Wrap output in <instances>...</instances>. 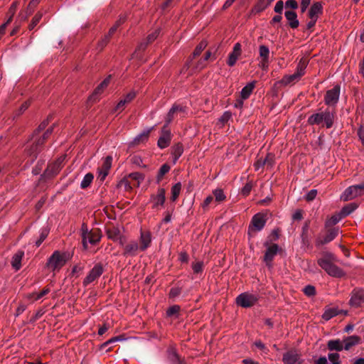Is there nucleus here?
<instances>
[{"mask_svg":"<svg viewBox=\"0 0 364 364\" xmlns=\"http://www.w3.org/2000/svg\"><path fill=\"white\" fill-rule=\"evenodd\" d=\"M336 118V112L326 109V110L311 114L308 118V123L310 125H320L324 123L327 129L333 127Z\"/></svg>","mask_w":364,"mask_h":364,"instance_id":"1","label":"nucleus"},{"mask_svg":"<svg viewBox=\"0 0 364 364\" xmlns=\"http://www.w3.org/2000/svg\"><path fill=\"white\" fill-rule=\"evenodd\" d=\"M336 259L333 255L329 254L318 260V265L324 269L330 276L334 277H342L344 272L335 264Z\"/></svg>","mask_w":364,"mask_h":364,"instance_id":"2","label":"nucleus"},{"mask_svg":"<svg viewBox=\"0 0 364 364\" xmlns=\"http://www.w3.org/2000/svg\"><path fill=\"white\" fill-rule=\"evenodd\" d=\"M68 259L65 252L55 251L48 258L46 267L53 272L59 271L66 263Z\"/></svg>","mask_w":364,"mask_h":364,"instance_id":"3","label":"nucleus"},{"mask_svg":"<svg viewBox=\"0 0 364 364\" xmlns=\"http://www.w3.org/2000/svg\"><path fill=\"white\" fill-rule=\"evenodd\" d=\"M82 245L85 249L87 248V244L95 245L100 240V236L97 232L90 231L87 226L83 223L81 227Z\"/></svg>","mask_w":364,"mask_h":364,"instance_id":"4","label":"nucleus"},{"mask_svg":"<svg viewBox=\"0 0 364 364\" xmlns=\"http://www.w3.org/2000/svg\"><path fill=\"white\" fill-rule=\"evenodd\" d=\"M258 299V295L244 292L237 296L236 304L243 308H250L254 306L257 302Z\"/></svg>","mask_w":364,"mask_h":364,"instance_id":"5","label":"nucleus"},{"mask_svg":"<svg viewBox=\"0 0 364 364\" xmlns=\"http://www.w3.org/2000/svg\"><path fill=\"white\" fill-rule=\"evenodd\" d=\"M364 193V183H361L358 185L351 186L346 188L341 196V198L344 200H350L358 196H361Z\"/></svg>","mask_w":364,"mask_h":364,"instance_id":"6","label":"nucleus"},{"mask_svg":"<svg viewBox=\"0 0 364 364\" xmlns=\"http://www.w3.org/2000/svg\"><path fill=\"white\" fill-rule=\"evenodd\" d=\"M123 247L122 255L125 257H134L137 255L139 251H141L139 242L135 240H131L128 242L124 241V245H120Z\"/></svg>","mask_w":364,"mask_h":364,"instance_id":"7","label":"nucleus"},{"mask_svg":"<svg viewBox=\"0 0 364 364\" xmlns=\"http://www.w3.org/2000/svg\"><path fill=\"white\" fill-rule=\"evenodd\" d=\"M65 159V156H61L53 163L50 164L44 171L43 175L47 178H52L56 176L61 170Z\"/></svg>","mask_w":364,"mask_h":364,"instance_id":"8","label":"nucleus"},{"mask_svg":"<svg viewBox=\"0 0 364 364\" xmlns=\"http://www.w3.org/2000/svg\"><path fill=\"white\" fill-rule=\"evenodd\" d=\"M341 92V86L339 85H335L332 89L327 90L325 97V104L329 107L335 106L339 100Z\"/></svg>","mask_w":364,"mask_h":364,"instance_id":"9","label":"nucleus"},{"mask_svg":"<svg viewBox=\"0 0 364 364\" xmlns=\"http://www.w3.org/2000/svg\"><path fill=\"white\" fill-rule=\"evenodd\" d=\"M43 144H38V139L33 135L32 139L29 141L26 147L27 154L31 157V162H33L37 157Z\"/></svg>","mask_w":364,"mask_h":364,"instance_id":"10","label":"nucleus"},{"mask_svg":"<svg viewBox=\"0 0 364 364\" xmlns=\"http://www.w3.org/2000/svg\"><path fill=\"white\" fill-rule=\"evenodd\" d=\"M326 233L325 236H323V237H318L316 240V246L323 245L325 244H327V243L331 242L338 235V234L340 232V229L338 227L328 228H326Z\"/></svg>","mask_w":364,"mask_h":364,"instance_id":"11","label":"nucleus"},{"mask_svg":"<svg viewBox=\"0 0 364 364\" xmlns=\"http://www.w3.org/2000/svg\"><path fill=\"white\" fill-rule=\"evenodd\" d=\"M103 272L104 269L102 265L100 263L96 264L84 279L82 282L83 286L86 287L94 282L102 274Z\"/></svg>","mask_w":364,"mask_h":364,"instance_id":"12","label":"nucleus"},{"mask_svg":"<svg viewBox=\"0 0 364 364\" xmlns=\"http://www.w3.org/2000/svg\"><path fill=\"white\" fill-rule=\"evenodd\" d=\"M266 215L262 213L255 214L251 220L249 226V231H260L263 229L266 223Z\"/></svg>","mask_w":364,"mask_h":364,"instance_id":"13","label":"nucleus"},{"mask_svg":"<svg viewBox=\"0 0 364 364\" xmlns=\"http://www.w3.org/2000/svg\"><path fill=\"white\" fill-rule=\"evenodd\" d=\"M171 140V131L168 127H166V125H164L161 129V135L157 141V145L161 149H165L170 145Z\"/></svg>","mask_w":364,"mask_h":364,"instance_id":"14","label":"nucleus"},{"mask_svg":"<svg viewBox=\"0 0 364 364\" xmlns=\"http://www.w3.org/2000/svg\"><path fill=\"white\" fill-rule=\"evenodd\" d=\"M112 158L110 156H107L101 167L98 168L97 178L100 181H103L109 173V171L112 166Z\"/></svg>","mask_w":364,"mask_h":364,"instance_id":"15","label":"nucleus"},{"mask_svg":"<svg viewBox=\"0 0 364 364\" xmlns=\"http://www.w3.org/2000/svg\"><path fill=\"white\" fill-rule=\"evenodd\" d=\"M184 113L186 112V107L177 104L173 105L171 108L169 109L166 118H165V124L166 127H168L169 124L173 121L175 117L178 113Z\"/></svg>","mask_w":364,"mask_h":364,"instance_id":"16","label":"nucleus"},{"mask_svg":"<svg viewBox=\"0 0 364 364\" xmlns=\"http://www.w3.org/2000/svg\"><path fill=\"white\" fill-rule=\"evenodd\" d=\"M279 251V245L277 244H273L267 247L266 250L264 261L265 262L267 266L269 267H272V262L274 257L276 256Z\"/></svg>","mask_w":364,"mask_h":364,"instance_id":"17","label":"nucleus"},{"mask_svg":"<svg viewBox=\"0 0 364 364\" xmlns=\"http://www.w3.org/2000/svg\"><path fill=\"white\" fill-rule=\"evenodd\" d=\"M241 53H242L241 45H240V43H237L234 45L232 51L228 55L227 64L230 67L234 66L235 65L237 59L241 55Z\"/></svg>","mask_w":364,"mask_h":364,"instance_id":"18","label":"nucleus"},{"mask_svg":"<svg viewBox=\"0 0 364 364\" xmlns=\"http://www.w3.org/2000/svg\"><path fill=\"white\" fill-rule=\"evenodd\" d=\"M160 33H161L160 28H156V29H154V31L151 32L147 36L146 38L144 41H143L141 43H140V44L138 46L137 49L139 50H144L149 44L154 42L158 38Z\"/></svg>","mask_w":364,"mask_h":364,"instance_id":"19","label":"nucleus"},{"mask_svg":"<svg viewBox=\"0 0 364 364\" xmlns=\"http://www.w3.org/2000/svg\"><path fill=\"white\" fill-rule=\"evenodd\" d=\"M165 193V189L161 188L158 189L156 195H152L151 196V200L153 202V208H156L159 205H164L166 200Z\"/></svg>","mask_w":364,"mask_h":364,"instance_id":"20","label":"nucleus"},{"mask_svg":"<svg viewBox=\"0 0 364 364\" xmlns=\"http://www.w3.org/2000/svg\"><path fill=\"white\" fill-rule=\"evenodd\" d=\"M107 235L109 239L113 240L114 242H118L119 245H124L125 237L121 235L120 231L118 228H112L107 229Z\"/></svg>","mask_w":364,"mask_h":364,"instance_id":"21","label":"nucleus"},{"mask_svg":"<svg viewBox=\"0 0 364 364\" xmlns=\"http://www.w3.org/2000/svg\"><path fill=\"white\" fill-rule=\"evenodd\" d=\"M364 302V291L363 289L353 291L350 304L352 306H359Z\"/></svg>","mask_w":364,"mask_h":364,"instance_id":"22","label":"nucleus"},{"mask_svg":"<svg viewBox=\"0 0 364 364\" xmlns=\"http://www.w3.org/2000/svg\"><path fill=\"white\" fill-rule=\"evenodd\" d=\"M323 13V5L321 2H314L308 11L309 18H318V16Z\"/></svg>","mask_w":364,"mask_h":364,"instance_id":"23","label":"nucleus"},{"mask_svg":"<svg viewBox=\"0 0 364 364\" xmlns=\"http://www.w3.org/2000/svg\"><path fill=\"white\" fill-rule=\"evenodd\" d=\"M284 16L288 21L289 26L291 28H297L299 26V21L297 18V14L294 11H286L284 12Z\"/></svg>","mask_w":364,"mask_h":364,"instance_id":"24","label":"nucleus"},{"mask_svg":"<svg viewBox=\"0 0 364 364\" xmlns=\"http://www.w3.org/2000/svg\"><path fill=\"white\" fill-rule=\"evenodd\" d=\"M299 359V355L296 350H291L283 355L282 361L284 364H295Z\"/></svg>","mask_w":364,"mask_h":364,"instance_id":"25","label":"nucleus"},{"mask_svg":"<svg viewBox=\"0 0 364 364\" xmlns=\"http://www.w3.org/2000/svg\"><path fill=\"white\" fill-rule=\"evenodd\" d=\"M151 129L144 130L141 133L136 136L134 139L129 143V146H134L146 142L149 136Z\"/></svg>","mask_w":364,"mask_h":364,"instance_id":"26","label":"nucleus"},{"mask_svg":"<svg viewBox=\"0 0 364 364\" xmlns=\"http://www.w3.org/2000/svg\"><path fill=\"white\" fill-rule=\"evenodd\" d=\"M151 243V237L149 232H142L141 231L140 234V244L139 247L141 248V251H145Z\"/></svg>","mask_w":364,"mask_h":364,"instance_id":"27","label":"nucleus"},{"mask_svg":"<svg viewBox=\"0 0 364 364\" xmlns=\"http://www.w3.org/2000/svg\"><path fill=\"white\" fill-rule=\"evenodd\" d=\"M24 256V252L23 250H18L12 257L11 266L16 270L18 271L21 267V260Z\"/></svg>","mask_w":364,"mask_h":364,"instance_id":"28","label":"nucleus"},{"mask_svg":"<svg viewBox=\"0 0 364 364\" xmlns=\"http://www.w3.org/2000/svg\"><path fill=\"white\" fill-rule=\"evenodd\" d=\"M274 0H259L252 9L251 12L254 14H259L265 10Z\"/></svg>","mask_w":364,"mask_h":364,"instance_id":"29","label":"nucleus"},{"mask_svg":"<svg viewBox=\"0 0 364 364\" xmlns=\"http://www.w3.org/2000/svg\"><path fill=\"white\" fill-rule=\"evenodd\" d=\"M360 341V338L357 336H351L344 338L343 340L344 350H350L353 346L358 344Z\"/></svg>","mask_w":364,"mask_h":364,"instance_id":"30","label":"nucleus"},{"mask_svg":"<svg viewBox=\"0 0 364 364\" xmlns=\"http://www.w3.org/2000/svg\"><path fill=\"white\" fill-rule=\"evenodd\" d=\"M301 79L299 75L296 73H294L291 75H287L282 77V79L279 82V84L287 86L289 85H293L298 82Z\"/></svg>","mask_w":364,"mask_h":364,"instance_id":"31","label":"nucleus"},{"mask_svg":"<svg viewBox=\"0 0 364 364\" xmlns=\"http://www.w3.org/2000/svg\"><path fill=\"white\" fill-rule=\"evenodd\" d=\"M327 348L329 350L333 351H341L344 350L343 340L333 339L330 340L327 343Z\"/></svg>","mask_w":364,"mask_h":364,"instance_id":"32","label":"nucleus"},{"mask_svg":"<svg viewBox=\"0 0 364 364\" xmlns=\"http://www.w3.org/2000/svg\"><path fill=\"white\" fill-rule=\"evenodd\" d=\"M168 358L171 364H185L184 359L181 358L173 348L168 350Z\"/></svg>","mask_w":364,"mask_h":364,"instance_id":"33","label":"nucleus"},{"mask_svg":"<svg viewBox=\"0 0 364 364\" xmlns=\"http://www.w3.org/2000/svg\"><path fill=\"white\" fill-rule=\"evenodd\" d=\"M256 81H252L247 83L241 90L240 96L243 100H247L250 96L254 88L255 87Z\"/></svg>","mask_w":364,"mask_h":364,"instance_id":"34","label":"nucleus"},{"mask_svg":"<svg viewBox=\"0 0 364 364\" xmlns=\"http://www.w3.org/2000/svg\"><path fill=\"white\" fill-rule=\"evenodd\" d=\"M358 208L356 203H350L343 206L340 212L341 217L345 218L353 213Z\"/></svg>","mask_w":364,"mask_h":364,"instance_id":"35","label":"nucleus"},{"mask_svg":"<svg viewBox=\"0 0 364 364\" xmlns=\"http://www.w3.org/2000/svg\"><path fill=\"white\" fill-rule=\"evenodd\" d=\"M183 153V146L182 144L178 143L172 147L171 154L173 157L174 163H176V161L181 156Z\"/></svg>","mask_w":364,"mask_h":364,"instance_id":"36","label":"nucleus"},{"mask_svg":"<svg viewBox=\"0 0 364 364\" xmlns=\"http://www.w3.org/2000/svg\"><path fill=\"white\" fill-rule=\"evenodd\" d=\"M343 218L339 213L334 214L326 220L325 228H333Z\"/></svg>","mask_w":364,"mask_h":364,"instance_id":"37","label":"nucleus"},{"mask_svg":"<svg viewBox=\"0 0 364 364\" xmlns=\"http://www.w3.org/2000/svg\"><path fill=\"white\" fill-rule=\"evenodd\" d=\"M339 311L337 308H326L322 315V318L325 321H328L333 317L337 316Z\"/></svg>","mask_w":364,"mask_h":364,"instance_id":"38","label":"nucleus"},{"mask_svg":"<svg viewBox=\"0 0 364 364\" xmlns=\"http://www.w3.org/2000/svg\"><path fill=\"white\" fill-rule=\"evenodd\" d=\"M207 42L205 41H202L199 43V44L196 46L195 50L193 52L192 56L190 57L189 61H191L193 58L200 55L201 52L206 48Z\"/></svg>","mask_w":364,"mask_h":364,"instance_id":"39","label":"nucleus"},{"mask_svg":"<svg viewBox=\"0 0 364 364\" xmlns=\"http://www.w3.org/2000/svg\"><path fill=\"white\" fill-rule=\"evenodd\" d=\"M308 65V60L306 58H302L296 67V73L301 77L305 74V70Z\"/></svg>","mask_w":364,"mask_h":364,"instance_id":"40","label":"nucleus"},{"mask_svg":"<svg viewBox=\"0 0 364 364\" xmlns=\"http://www.w3.org/2000/svg\"><path fill=\"white\" fill-rule=\"evenodd\" d=\"M94 178V176L91 173H87L84 176L83 179L80 183V188L85 189L90 186Z\"/></svg>","mask_w":364,"mask_h":364,"instance_id":"41","label":"nucleus"},{"mask_svg":"<svg viewBox=\"0 0 364 364\" xmlns=\"http://www.w3.org/2000/svg\"><path fill=\"white\" fill-rule=\"evenodd\" d=\"M181 191V183L180 182L176 183L174 184L171 188V200L172 201H175L178 196L180 195Z\"/></svg>","mask_w":364,"mask_h":364,"instance_id":"42","label":"nucleus"},{"mask_svg":"<svg viewBox=\"0 0 364 364\" xmlns=\"http://www.w3.org/2000/svg\"><path fill=\"white\" fill-rule=\"evenodd\" d=\"M171 169L170 166L166 164H163L159 170L157 176H156V182L159 183L162 180L164 176Z\"/></svg>","mask_w":364,"mask_h":364,"instance_id":"43","label":"nucleus"},{"mask_svg":"<svg viewBox=\"0 0 364 364\" xmlns=\"http://www.w3.org/2000/svg\"><path fill=\"white\" fill-rule=\"evenodd\" d=\"M259 56L262 58L263 62H267L269 55V49L267 46L262 45L259 48Z\"/></svg>","mask_w":364,"mask_h":364,"instance_id":"44","label":"nucleus"},{"mask_svg":"<svg viewBox=\"0 0 364 364\" xmlns=\"http://www.w3.org/2000/svg\"><path fill=\"white\" fill-rule=\"evenodd\" d=\"M128 177L136 182V186H139L141 182L144 180V175L139 172L131 173L128 175Z\"/></svg>","mask_w":364,"mask_h":364,"instance_id":"45","label":"nucleus"},{"mask_svg":"<svg viewBox=\"0 0 364 364\" xmlns=\"http://www.w3.org/2000/svg\"><path fill=\"white\" fill-rule=\"evenodd\" d=\"M49 233V230L47 228H43L40 230L39 239L36 241V247H39L42 242L46 240Z\"/></svg>","mask_w":364,"mask_h":364,"instance_id":"46","label":"nucleus"},{"mask_svg":"<svg viewBox=\"0 0 364 364\" xmlns=\"http://www.w3.org/2000/svg\"><path fill=\"white\" fill-rule=\"evenodd\" d=\"M42 17H43V13L41 11L37 12L36 14V15L33 16V18H32L31 23L28 25V29L31 31L33 30L37 26V24L40 22Z\"/></svg>","mask_w":364,"mask_h":364,"instance_id":"47","label":"nucleus"},{"mask_svg":"<svg viewBox=\"0 0 364 364\" xmlns=\"http://www.w3.org/2000/svg\"><path fill=\"white\" fill-rule=\"evenodd\" d=\"M213 194L215 197V200L216 202L220 203L225 200L226 198L225 195L222 189L218 188L213 191Z\"/></svg>","mask_w":364,"mask_h":364,"instance_id":"48","label":"nucleus"},{"mask_svg":"<svg viewBox=\"0 0 364 364\" xmlns=\"http://www.w3.org/2000/svg\"><path fill=\"white\" fill-rule=\"evenodd\" d=\"M50 291V288L46 287L39 293H33L31 295V298L33 299L34 301H38L43 298L44 296L48 294Z\"/></svg>","mask_w":364,"mask_h":364,"instance_id":"49","label":"nucleus"},{"mask_svg":"<svg viewBox=\"0 0 364 364\" xmlns=\"http://www.w3.org/2000/svg\"><path fill=\"white\" fill-rule=\"evenodd\" d=\"M204 263L203 262L199 261L196 262H193L192 269L195 274L201 273L203 270Z\"/></svg>","mask_w":364,"mask_h":364,"instance_id":"50","label":"nucleus"},{"mask_svg":"<svg viewBox=\"0 0 364 364\" xmlns=\"http://www.w3.org/2000/svg\"><path fill=\"white\" fill-rule=\"evenodd\" d=\"M252 187L253 183L252 181L246 183L245 185L241 189V194L245 197L247 196L250 193Z\"/></svg>","mask_w":364,"mask_h":364,"instance_id":"51","label":"nucleus"},{"mask_svg":"<svg viewBox=\"0 0 364 364\" xmlns=\"http://www.w3.org/2000/svg\"><path fill=\"white\" fill-rule=\"evenodd\" d=\"M274 164V156L272 154H268L264 159L262 161V165H267L272 167Z\"/></svg>","mask_w":364,"mask_h":364,"instance_id":"52","label":"nucleus"},{"mask_svg":"<svg viewBox=\"0 0 364 364\" xmlns=\"http://www.w3.org/2000/svg\"><path fill=\"white\" fill-rule=\"evenodd\" d=\"M303 291H304V294L307 296H313L316 293V288L313 285H310V284L306 286L304 288Z\"/></svg>","mask_w":364,"mask_h":364,"instance_id":"53","label":"nucleus"},{"mask_svg":"<svg viewBox=\"0 0 364 364\" xmlns=\"http://www.w3.org/2000/svg\"><path fill=\"white\" fill-rule=\"evenodd\" d=\"M180 309L181 308L178 305L171 306L167 309L166 315L169 317L176 315L179 312Z\"/></svg>","mask_w":364,"mask_h":364,"instance_id":"54","label":"nucleus"},{"mask_svg":"<svg viewBox=\"0 0 364 364\" xmlns=\"http://www.w3.org/2000/svg\"><path fill=\"white\" fill-rule=\"evenodd\" d=\"M53 127H50L48 128L46 132L45 133L43 134V135L42 136V137H40L38 139V144H43L45 141L48 138V136L51 134V133L53 132Z\"/></svg>","mask_w":364,"mask_h":364,"instance_id":"55","label":"nucleus"},{"mask_svg":"<svg viewBox=\"0 0 364 364\" xmlns=\"http://www.w3.org/2000/svg\"><path fill=\"white\" fill-rule=\"evenodd\" d=\"M109 38H109L108 36L105 35L104 38H102V40L99 41L97 48L99 50H102L109 43Z\"/></svg>","mask_w":364,"mask_h":364,"instance_id":"56","label":"nucleus"},{"mask_svg":"<svg viewBox=\"0 0 364 364\" xmlns=\"http://www.w3.org/2000/svg\"><path fill=\"white\" fill-rule=\"evenodd\" d=\"M286 9H296L299 7V4L296 0H287L284 4Z\"/></svg>","mask_w":364,"mask_h":364,"instance_id":"57","label":"nucleus"},{"mask_svg":"<svg viewBox=\"0 0 364 364\" xmlns=\"http://www.w3.org/2000/svg\"><path fill=\"white\" fill-rule=\"evenodd\" d=\"M284 7H285V6H284V4L283 1L279 0V1H277L276 4L274 6V11L277 14H282Z\"/></svg>","mask_w":364,"mask_h":364,"instance_id":"58","label":"nucleus"},{"mask_svg":"<svg viewBox=\"0 0 364 364\" xmlns=\"http://www.w3.org/2000/svg\"><path fill=\"white\" fill-rule=\"evenodd\" d=\"M181 293V288H179V287L171 288L169 291V297L170 298H176V296L180 295Z\"/></svg>","mask_w":364,"mask_h":364,"instance_id":"59","label":"nucleus"},{"mask_svg":"<svg viewBox=\"0 0 364 364\" xmlns=\"http://www.w3.org/2000/svg\"><path fill=\"white\" fill-rule=\"evenodd\" d=\"M41 0H31L27 7L29 14H31L34 8L41 2Z\"/></svg>","mask_w":364,"mask_h":364,"instance_id":"60","label":"nucleus"},{"mask_svg":"<svg viewBox=\"0 0 364 364\" xmlns=\"http://www.w3.org/2000/svg\"><path fill=\"white\" fill-rule=\"evenodd\" d=\"M48 124V119L44 120L42 122L40 125L38 126V129L34 132L33 135L36 136L37 134H38L41 131L46 129V127Z\"/></svg>","mask_w":364,"mask_h":364,"instance_id":"61","label":"nucleus"},{"mask_svg":"<svg viewBox=\"0 0 364 364\" xmlns=\"http://www.w3.org/2000/svg\"><path fill=\"white\" fill-rule=\"evenodd\" d=\"M232 114L230 112H225L223 115L220 117L219 121L225 124L228 122V120L231 118Z\"/></svg>","mask_w":364,"mask_h":364,"instance_id":"62","label":"nucleus"},{"mask_svg":"<svg viewBox=\"0 0 364 364\" xmlns=\"http://www.w3.org/2000/svg\"><path fill=\"white\" fill-rule=\"evenodd\" d=\"M317 195V191L316 189H311L308 193L306 195V200L307 201L313 200Z\"/></svg>","mask_w":364,"mask_h":364,"instance_id":"63","label":"nucleus"},{"mask_svg":"<svg viewBox=\"0 0 364 364\" xmlns=\"http://www.w3.org/2000/svg\"><path fill=\"white\" fill-rule=\"evenodd\" d=\"M136 97V92L132 90L127 93L125 97L123 98L125 102L128 104L131 102Z\"/></svg>","mask_w":364,"mask_h":364,"instance_id":"64","label":"nucleus"}]
</instances>
